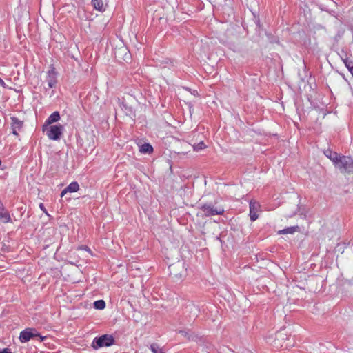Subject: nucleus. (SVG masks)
Wrapping results in <instances>:
<instances>
[{"instance_id": "nucleus-4", "label": "nucleus", "mask_w": 353, "mask_h": 353, "mask_svg": "<svg viewBox=\"0 0 353 353\" xmlns=\"http://www.w3.org/2000/svg\"><path fill=\"white\" fill-rule=\"evenodd\" d=\"M44 339L45 337L41 336L34 328H27L21 331L19 336V340L21 343H26L31 339H36L41 342Z\"/></svg>"}, {"instance_id": "nucleus-1", "label": "nucleus", "mask_w": 353, "mask_h": 353, "mask_svg": "<svg viewBox=\"0 0 353 353\" xmlns=\"http://www.w3.org/2000/svg\"><path fill=\"white\" fill-rule=\"evenodd\" d=\"M216 199L212 202H206L201 204L200 210L204 213L205 216H212L215 215H222L225 210L223 206L217 205Z\"/></svg>"}, {"instance_id": "nucleus-9", "label": "nucleus", "mask_w": 353, "mask_h": 353, "mask_svg": "<svg viewBox=\"0 0 353 353\" xmlns=\"http://www.w3.org/2000/svg\"><path fill=\"white\" fill-rule=\"evenodd\" d=\"M79 189V185L77 182L73 181L70 183L61 193V196L63 197L65 194L69 192H76Z\"/></svg>"}, {"instance_id": "nucleus-15", "label": "nucleus", "mask_w": 353, "mask_h": 353, "mask_svg": "<svg viewBox=\"0 0 353 353\" xmlns=\"http://www.w3.org/2000/svg\"><path fill=\"white\" fill-rule=\"evenodd\" d=\"M226 44L234 52H240L241 50V46L239 42L228 41Z\"/></svg>"}, {"instance_id": "nucleus-21", "label": "nucleus", "mask_w": 353, "mask_h": 353, "mask_svg": "<svg viewBox=\"0 0 353 353\" xmlns=\"http://www.w3.org/2000/svg\"><path fill=\"white\" fill-rule=\"evenodd\" d=\"M150 349L152 353H165L159 347V345L157 343L151 344Z\"/></svg>"}, {"instance_id": "nucleus-6", "label": "nucleus", "mask_w": 353, "mask_h": 353, "mask_svg": "<svg viewBox=\"0 0 353 353\" xmlns=\"http://www.w3.org/2000/svg\"><path fill=\"white\" fill-rule=\"evenodd\" d=\"M199 314V307L194 303H188L184 309V314L189 318L188 321H194Z\"/></svg>"}, {"instance_id": "nucleus-3", "label": "nucleus", "mask_w": 353, "mask_h": 353, "mask_svg": "<svg viewBox=\"0 0 353 353\" xmlns=\"http://www.w3.org/2000/svg\"><path fill=\"white\" fill-rule=\"evenodd\" d=\"M335 166L343 174L353 173V159L349 156H341Z\"/></svg>"}, {"instance_id": "nucleus-7", "label": "nucleus", "mask_w": 353, "mask_h": 353, "mask_svg": "<svg viewBox=\"0 0 353 353\" xmlns=\"http://www.w3.org/2000/svg\"><path fill=\"white\" fill-rule=\"evenodd\" d=\"M57 72L54 66H51L50 69L48 71L46 81L49 88H52L56 86L57 83Z\"/></svg>"}, {"instance_id": "nucleus-27", "label": "nucleus", "mask_w": 353, "mask_h": 353, "mask_svg": "<svg viewBox=\"0 0 353 353\" xmlns=\"http://www.w3.org/2000/svg\"><path fill=\"white\" fill-rule=\"evenodd\" d=\"M84 250H90V249H89V248H88V247H86V248H84Z\"/></svg>"}, {"instance_id": "nucleus-12", "label": "nucleus", "mask_w": 353, "mask_h": 353, "mask_svg": "<svg viewBox=\"0 0 353 353\" xmlns=\"http://www.w3.org/2000/svg\"><path fill=\"white\" fill-rule=\"evenodd\" d=\"M10 119L12 121V123H11L12 130H20L23 127V122L15 117H12Z\"/></svg>"}, {"instance_id": "nucleus-14", "label": "nucleus", "mask_w": 353, "mask_h": 353, "mask_svg": "<svg viewBox=\"0 0 353 353\" xmlns=\"http://www.w3.org/2000/svg\"><path fill=\"white\" fill-rule=\"evenodd\" d=\"M92 4L94 8L99 11L105 10L103 0H92Z\"/></svg>"}, {"instance_id": "nucleus-16", "label": "nucleus", "mask_w": 353, "mask_h": 353, "mask_svg": "<svg viewBox=\"0 0 353 353\" xmlns=\"http://www.w3.org/2000/svg\"><path fill=\"white\" fill-rule=\"evenodd\" d=\"M121 108L124 111L126 115L132 116L134 113L133 109L132 107L128 106L124 101L121 103Z\"/></svg>"}, {"instance_id": "nucleus-13", "label": "nucleus", "mask_w": 353, "mask_h": 353, "mask_svg": "<svg viewBox=\"0 0 353 353\" xmlns=\"http://www.w3.org/2000/svg\"><path fill=\"white\" fill-rule=\"evenodd\" d=\"M139 151L143 154H150L153 152V148L150 143H145L140 146Z\"/></svg>"}, {"instance_id": "nucleus-25", "label": "nucleus", "mask_w": 353, "mask_h": 353, "mask_svg": "<svg viewBox=\"0 0 353 353\" xmlns=\"http://www.w3.org/2000/svg\"><path fill=\"white\" fill-rule=\"evenodd\" d=\"M39 206H40V208L41 209V210H43L45 213H47L43 203H41Z\"/></svg>"}, {"instance_id": "nucleus-2", "label": "nucleus", "mask_w": 353, "mask_h": 353, "mask_svg": "<svg viewBox=\"0 0 353 353\" xmlns=\"http://www.w3.org/2000/svg\"><path fill=\"white\" fill-rule=\"evenodd\" d=\"M115 339L111 334H103L98 337H95L92 343V347L94 350H98L103 347H110L114 345Z\"/></svg>"}, {"instance_id": "nucleus-11", "label": "nucleus", "mask_w": 353, "mask_h": 353, "mask_svg": "<svg viewBox=\"0 0 353 353\" xmlns=\"http://www.w3.org/2000/svg\"><path fill=\"white\" fill-rule=\"evenodd\" d=\"M59 119H60L59 112L57 111H55L48 117V118L46 120L44 125H46V126H47L48 125H50L53 123L58 121Z\"/></svg>"}, {"instance_id": "nucleus-8", "label": "nucleus", "mask_w": 353, "mask_h": 353, "mask_svg": "<svg viewBox=\"0 0 353 353\" xmlns=\"http://www.w3.org/2000/svg\"><path fill=\"white\" fill-rule=\"evenodd\" d=\"M259 207V205L258 203L253 201L250 202V220L252 221H256L259 217L257 214Z\"/></svg>"}, {"instance_id": "nucleus-10", "label": "nucleus", "mask_w": 353, "mask_h": 353, "mask_svg": "<svg viewBox=\"0 0 353 353\" xmlns=\"http://www.w3.org/2000/svg\"><path fill=\"white\" fill-rule=\"evenodd\" d=\"M324 154L328 159H330L332 161L334 165L338 162V160L341 157L340 154L330 150H325L324 152Z\"/></svg>"}, {"instance_id": "nucleus-22", "label": "nucleus", "mask_w": 353, "mask_h": 353, "mask_svg": "<svg viewBox=\"0 0 353 353\" xmlns=\"http://www.w3.org/2000/svg\"><path fill=\"white\" fill-rule=\"evenodd\" d=\"M205 145L203 141H201L199 143L194 145V151H200L205 148Z\"/></svg>"}, {"instance_id": "nucleus-18", "label": "nucleus", "mask_w": 353, "mask_h": 353, "mask_svg": "<svg viewBox=\"0 0 353 353\" xmlns=\"http://www.w3.org/2000/svg\"><path fill=\"white\" fill-rule=\"evenodd\" d=\"M345 67L353 76V61H350L347 58L342 59Z\"/></svg>"}, {"instance_id": "nucleus-17", "label": "nucleus", "mask_w": 353, "mask_h": 353, "mask_svg": "<svg viewBox=\"0 0 353 353\" xmlns=\"http://www.w3.org/2000/svg\"><path fill=\"white\" fill-rule=\"evenodd\" d=\"M299 229V226H292L286 228L279 231V234H293Z\"/></svg>"}, {"instance_id": "nucleus-26", "label": "nucleus", "mask_w": 353, "mask_h": 353, "mask_svg": "<svg viewBox=\"0 0 353 353\" xmlns=\"http://www.w3.org/2000/svg\"><path fill=\"white\" fill-rule=\"evenodd\" d=\"M12 130V134L15 136H19V134H18V131L19 130Z\"/></svg>"}, {"instance_id": "nucleus-23", "label": "nucleus", "mask_w": 353, "mask_h": 353, "mask_svg": "<svg viewBox=\"0 0 353 353\" xmlns=\"http://www.w3.org/2000/svg\"><path fill=\"white\" fill-rule=\"evenodd\" d=\"M0 86L4 88H6L8 86L6 84V83L3 81V80L0 78Z\"/></svg>"}, {"instance_id": "nucleus-20", "label": "nucleus", "mask_w": 353, "mask_h": 353, "mask_svg": "<svg viewBox=\"0 0 353 353\" xmlns=\"http://www.w3.org/2000/svg\"><path fill=\"white\" fill-rule=\"evenodd\" d=\"M180 334L183 336L184 337L187 338L188 340H192L194 338V336L191 334H190L188 330H180L178 332Z\"/></svg>"}, {"instance_id": "nucleus-19", "label": "nucleus", "mask_w": 353, "mask_h": 353, "mask_svg": "<svg viewBox=\"0 0 353 353\" xmlns=\"http://www.w3.org/2000/svg\"><path fill=\"white\" fill-rule=\"evenodd\" d=\"M94 307L97 310H103L105 307V302L103 300H97L94 302Z\"/></svg>"}, {"instance_id": "nucleus-24", "label": "nucleus", "mask_w": 353, "mask_h": 353, "mask_svg": "<svg viewBox=\"0 0 353 353\" xmlns=\"http://www.w3.org/2000/svg\"><path fill=\"white\" fill-rule=\"evenodd\" d=\"M0 353H12V352L8 348H4V349L0 350Z\"/></svg>"}, {"instance_id": "nucleus-5", "label": "nucleus", "mask_w": 353, "mask_h": 353, "mask_svg": "<svg viewBox=\"0 0 353 353\" xmlns=\"http://www.w3.org/2000/svg\"><path fill=\"white\" fill-rule=\"evenodd\" d=\"M43 130L46 132V135L51 140H59L61 138L63 131V126L59 125H51L50 127L43 126Z\"/></svg>"}]
</instances>
